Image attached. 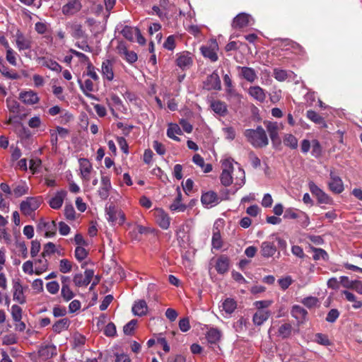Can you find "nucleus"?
Instances as JSON below:
<instances>
[{
    "label": "nucleus",
    "mask_w": 362,
    "mask_h": 362,
    "mask_svg": "<svg viewBox=\"0 0 362 362\" xmlns=\"http://www.w3.org/2000/svg\"><path fill=\"white\" fill-rule=\"evenodd\" d=\"M250 142L255 146H264L268 145V138L265 130L262 127H257L256 130H250Z\"/></svg>",
    "instance_id": "f257e3e1"
},
{
    "label": "nucleus",
    "mask_w": 362,
    "mask_h": 362,
    "mask_svg": "<svg viewBox=\"0 0 362 362\" xmlns=\"http://www.w3.org/2000/svg\"><path fill=\"white\" fill-rule=\"evenodd\" d=\"M222 173L221 175V182L224 186H229L233 181L234 177L232 175L233 165L230 160H225L222 163Z\"/></svg>",
    "instance_id": "f03ea898"
},
{
    "label": "nucleus",
    "mask_w": 362,
    "mask_h": 362,
    "mask_svg": "<svg viewBox=\"0 0 362 362\" xmlns=\"http://www.w3.org/2000/svg\"><path fill=\"white\" fill-rule=\"evenodd\" d=\"M40 205V202L38 199L35 197H28L21 203L20 209L23 214L30 216L34 211L38 209Z\"/></svg>",
    "instance_id": "7ed1b4c3"
},
{
    "label": "nucleus",
    "mask_w": 362,
    "mask_h": 362,
    "mask_svg": "<svg viewBox=\"0 0 362 362\" xmlns=\"http://www.w3.org/2000/svg\"><path fill=\"white\" fill-rule=\"evenodd\" d=\"M106 213L108 217L107 220L110 222H116L119 219V223L122 224L125 220L124 214L115 207V206H109L106 207Z\"/></svg>",
    "instance_id": "20e7f679"
},
{
    "label": "nucleus",
    "mask_w": 362,
    "mask_h": 362,
    "mask_svg": "<svg viewBox=\"0 0 362 362\" xmlns=\"http://www.w3.org/2000/svg\"><path fill=\"white\" fill-rule=\"evenodd\" d=\"M85 276L82 274H76L74 276L73 281L76 286H86L90 283L93 277L94 272L92 269H86L84 272Z\"/></svg>",
    "instance_id": "39448f33"
},
{
    "label": "nucleus",
    "mask_w": 362,
    "mask_h": 362,
    "mask_svg": "<svg viewBox=\"0 0 362 362\" xmlns=\"http://www.w3.org/2000/svg\"><path fill=\"white\" fill-rule=\"evenodd\" d=\"M204 88L207 90H221V80L216 71L209 75L204 82Z\"/></svg>",
    "instance_id": "423d86ee"
},
{
    "label": "nucleus",
    "mask_w": 362,
    "mask_h": 362,
    "mask_svg": "<svg viewBox=\"0 0 362 362\" xmlns=\"http://www.w3.org/2000/svg\"><path fill=\"white\" fill-rule=\"evenodd\" d=\"M329 187L330 190L333 191L334 193H341V192L344 191V182L341 177H338V175H335V173H330V180L329 182Z\"/></svg>",
    "instance_id": "0eeeda50"
},
{
    "label": "nucleus",
    "mask_w": 362,
    "mask_h": 362,
    "mask_svg": "<svg viewBox=\"0 0 362 362\" xmlns=\"http://www.w3.org/2000/svg\"><path fill=\"white\" fill-rule=\"evenodd\" d=\"M154 215L156 221L160 228L165 230L169 228L170 218L163 209H156Z\"/></svg>",
    "instance_id": "6e6552de"
},
{
    "label": "nucleus",
    "mask_w": 362,
    "mask_h": 362,
    "mask_svg": "<svg viewBox=\"0 0 362 362\" xmlns=\"http://www.w3.org/2000/svg\"><path fill=\"white\" fill-rule=\"evenodd\" d=\"M222 224L221 221L215 222L213 228L212 246L215 249H220L222 247V240L220 233L219 226Z\"/></svg>",
    "instance_id": "1a4fd4ad"
},
{
    "label": "nucleus",
    "mask_w": 362,
    "mask_h": 362,
    "mask_svg": "<svg viewBox=\"0 0 362 362\" xmlns=\"http://www.w3.org/2000/svg\"><path fill=\"white\" fill-rule=\"evenodd\" d=\"M78 161L82 178L86 181H89L90 174L93 169L91 163L86 158H80Z\"/></svg>",
    "instance_id": "9d476101"
},
{
    "label": "nucleus",
    "mask_w": 362,
    "mask_h": 362,
    "mask_svg": "<svg viewBox=\"0 0 362 362\" xmlns=\"http://www.w3.org/2000/svg\"><path fill=\"white\" fill-rule=\"evenodd\" d=\"M81 8V4L78 0H69L66 4L62 7V12L65 15H73L78 12Z\"/></svg>",
    "instance_id": "9b49d317"
},
{
    "label": "nucleus",
    "mask_w": 362,
    "mask_h": 362,
    "mask_svg": "<svg viewBox=\"0 0 362 362\" xmlns=\"http://www.w3.org/2000/svg\"><path fill=\"white\" fill-rule=\"evenodd\" d=\"M101 185L98 191L99 195L103 199H106L109 197L110 190L112 187L110 177L103 176L101 177Z\"/></svg>",
    "instance_id": "f8f14e48"
},
{
    "label": "nucleus",
    "mask_w": 362,
    "mask_h": 362,
    "mask_svg": "<svg viewBox=\"0 0 362 362\" xmlns=\"http://www.w3.org/2000/svg\"><path fill=\"white\" fill-rule=\"evenodd\" d=\"M217 45L214 44V46H202L200 48L201 52L204 57L209 58L211 62L218 60V55L216 52Z\"/></svg>",
    "instance_id": "ddd939ff"
},
{
    "label": "nucleus",
    "mask_w": 362,
    "mask_h": 362,
    "mask_svg": "<svg viewBox=\"0 0 362 362\" xmlns=\"http://www.w3.org/2000/svg\"><path fill=\"white\" fill-rule=\"evenodd\" d=\"M148 306L144 300H139L134 304L132 307V312L135 315L143 316L146 315Z\"/></svg>",
    "instance_id": "4468645a"
},
{
    "label": "nucleus",
    "mask_w": 362,
    "mask_h": 362,
    "mask_svg": "<svg viewBox=\"0 0 362 362\" xmlns=\"http://www.w3.org/2000/svg\"><path fill=\"white\" fill-rule=\"evenodd\" d=\"M276 252V247L272 243L263 242L261 244V254L264 257H272Z\"/></svg>",
    "instance_id": "2eb2a0df"
},
{
    "label": "nucleus",
    "mask_w": 362,
    "mask_h": 362,
    "mask_svg": "<svg viewBox=\"0 0 362 362\" xmlns=\"http://www.w3.org/2000/svg\"><path fill=\"white\" fill-rule=\"evenodd\" d=\"M20 99L25 104L34 105L39 101L37 94L33 91H27L20 94Z\"/></svg>",
    "instance_id": "dca6fc26"
},
{
    "label": "nucleus",
    "mask_w": 362,
    "mask_h": 362,
    "mask_svg": "<svg viewBox=\"0 0 362 362\" xmlns=\"http://www.w3.org/2000/svg\"><path fill=\"white\" fill-rule=\"evenodd\" d=\"M270 313L268 310L260 309L257 310L256 313L253 315V322L255 325H262L264 321L267 320L269 317Z\"/></svg>",
    "instance_id": "f3484780"
},
{
    "label": "nucleus",
    "mask_w": 362,
    "mask_h": 362,
    "mask_svg": "<svg viewBox=\"0 0 362 362\" xmlns=\"http://www.w3.org/2000/svg\"><path fill=\"white\" fill-rule=\"evenodd\" d=\"M16 45L19 50L28 49L31 47L30 40L25 37L21 33L16 34Z\"/></svg>",
    "instance_id": "a211bd4d"
},
{
    "label": "nucleus",
    "mask_w": 362,
    "mask_h": 362,
    "mask_svg": "<svg viewBox=\"0 0 362 362\" xmlns=\"http://www.w3.org/2000/svg\"><path fill=\"white\" fill-rule=\"evenodd\" d=\"M206 337L210 344H216L221 339V332L216 328H211L207 332Z\"/></svg>",
    "instance_id": "6ab92c4d"
},
{
    "label": "nucleus",
    "mask_w": 362,
    "mask_h": 362,
    "mask_svg": "<svg viewBox=\"0 0 362 362\" xmlns=\"http://www.w3.org/2000/svg\"><path fill=\"white\" fill-rule=\"evenodd\" d=\"M249 22V17L246 13L238 14L233 20V27L241 29L246 26Z\"/></svg>",
    "instance_id": "aec40b11"
},
{
    "label": "nucleus",
    "mask_w": 362,
    "mask_h": 362,
    "mask_svg": "<svg viewBox=\"0 0 362 362\" xmlns=\"http://www.w3.org/2000/svg\"><path fill=\"white\" fill-rule=\"evenodd\" d=\"M229 259L226 256H221L218 258L216 265L217 272L220 274H224L228 270Z\"/></svg>",
    "instance_id": "412c9836"
},
{
    "label": "nucleus",
    "mask_w": 362,
    "mask_h": 362,
    "mask_svg": "<svg viewBox=\"0 0 362 362\" xmlns=\"http://www.w3.org/2000/svg\"><path fill=\"white\" fill-rule=\"evenodd\" d=\"M250 96L255 100L262 103L266 99V93L261 87L253 86L250 87Z\"/></svg>",
    "instance_id": "4be33fe9"
},
{
    "label": "nucleus",
    "mask_w": 362,
    "mask_h": 362,
    "mask_svg": "<svg viewBox=\"0 0 362 362\" xmlns=\"http://www.w3.org/2000/svg\"><path fill=\"white\" fill-rule=\"evenodd\" d=\"M65 195L66 192L64 191L58 192L57 194L50 199V206L54 209H59L63 204L64 197Z\"/></svg>",
    "instance_id": "5701e85b"
},
{
    "label": "nucleus",
    "mask_w": 362,
    "mask_h": 362,
    "mask_svg": "<svg viewBox=\"0 0 362 362\" xmlns=\"http://www.w3.org/2000/svg\"><path fill=\"white\" fill-rule=\"evenodd\" d=\"M218 196L216 192L209 191L204 193L202 196L201 201L204 205H211L218 202Z\"/></svg>",
    "instance_id": "b1692460"
},
{
    "label": "nucleus",
    "mask_w": 362,
    "mask_h": 362,
    "mask_svg": "<svg viewBox=\"0 0 362 362\" xmlns=\"http://www.w3.org/2000/svg\"><path fill=\"white\" fill-rule=\"evenodd\" d=\"M177 65L182 69H185L190 66L192 63V59L187 54H181L176 59Z\"/></svg>",
    "instance_id": "393cba45"
},
{
    "label": "nucleus",
    "mask_w": 362,
    "mask_h": 362,
    "mask_svg": "<svg viewBox=\"0 0 362 362\" xmlns=\"http://www.w3.org/2000/svg\"><path fill=\"white\" fill-rule=\"evenodd\" d=\"M102 73L108 81H112L114 78L112 69V63L110 60L103 62L102 64Z\"/></svg>",
    "instance_id": "a878e982"
},
{
    "label": "nucleus",
    "mask_w": 362,
    "mask_h": 362,
    "mask_svg": "<svg viewBox=\"0 0 362 362\" xmlns=\"http://www.w3.org/2000/svg\"><path fill=\"white\" fill-rule=\"evenodd\" d=\"M14 293L13 299L17 300L19 303L23 304L25 302V296L23 295V287L19 282H15L13 285Z\"/></svg>",
    "instance_id": "bb28decb"
},
{
    "label": "nucleus",
    "mask_w": 362,
    "mask_h": 362,
    "mask_svg": "<svg viewBox=\"0 0 362 362\" xmlns=\"http://www.w3.org/2000/svg\"><path fill=\"white\" fill-rule=\"evenodd\" d=\"M284 145L291 148H297L298 146V140L296 136L292 134H285L283 136Z\"/></svg>",
    "instance_id": "cd10ccee"
},
{
    "label": "nucleus",
    "mask_w": 362,
    "mask_h": 362,
    "mask_svg": "<svg viewBox=\"0 0 362 362\" xmlns=\"http://www.w3.org/2000/svg\"><path fill=\"white\" fill-rule=\"evenodd\" d=\"M291 314L293 317L297 319V320L303 321L305 318H306L308 311L303 308V307L298 306V305H296V306L292 308Z\"/></svg>",
    "instance_id": "c85d7f7f"
},
{
    "label": "nucleus",
    "mask_w": 362,
    "mask_h": 362,
    "mask_svg": "<svg viewBox=\"0 0 362 362\" xmlns=\"http://www.w3.org/2000/svg\"><path fill=\"white\" fill-rule=\"evenodd\" d=\"M70 320L68 318H63L57 321L52 326V329L56 333H60L69 328Z\"/></svg>",
    "instance_id": "c756f323"
},
{
    "label": "nucleus",
    "mask_w": 362,
    "mask_h": 362,
    "mask_svg": "<svg viewBox=\"0 0 362 362\" xmlns=\"http://www.w3.org/2000/svg\"><path fill=\"white\" fill-rule=\"evenodd\" d=\"M267 128L272 141L279 139V127L276 122H269L267 125Z\"/></svg>",
    "instance_id": "7c9ffc66"
},
{
    "label": "nucleus",
    "mask_w": 362,
    "mask_h": 362,
    "mask_svg": "<svg viewBox=\"0 0 362 362\" xmlns=\"http://www.w3.org/2000/svg\"><path fill=\"white\" fill-rule=\"evenodd\" d=\"M78 82L80 85L81 89L83 90V92L86 96L92 98H95L93 95L86 93V91L91 92L93 90V83L92 82V81H90V79H87L85 81L84 84L82 83L80 79L78 81Z\"/></svg>",
    "instance_id": "2f4dec72"
},
{
    "label": "nucleus",
    "mask_w": 362,
    "mask_h": 362,
    "mask_svg": "<svg viewBox=\"0 0 362 362\" xmlns=\"http://www.w3.org/2000/svg\"><path fill=\"white\" fill-rule=\"evenodd\" d=\"M307 117H308V119H310L312 122H315V124H322L325 127L327 126V124L323 117H322L321 115H318V113L316 112V111L308 110Z\"/></svg>",
    "instance_id": "473e14b6"
},
{
    "label": "nucleus",
    "mask_w": 362,
    "mask_h": 362,
    "mask_svg": "<svg viewBox=\"0 0 362 362\" xmlns=\"http://www.w3.org/2000/svg\"><path fill=\"white\" fill-rule=\"evenodd\" d=\"M298 223L303 228H306L309 226L310 223V217L308 216L306 212L302 211V210L298 211V217H297Z\"/></svg>",
    "instance_id": "72a5a7b5"
},
{
    "label": "nucleus",
    "mask_w": 362,
    "mask_h": 362,
    "mask_svg": "<svg viewBox=\"0 0 362 362\" xmlns=\"http://www.w3.org/2000/svg\"><path fill=\"white\" fill-rule=\"evenodd\" d=\"M43 227L46 230V237H52L55 235L57 232V225L54 221H52L50 223L47 222L46 223H43Z\"/></svg>",
    "instance_id": "f704fd0d"
},
{
    "label": "nucleus",
    "mask_w": 362,
    "mask_h": 362,
    "mask_svg": "<svg viewBox=\"0 0 362 362\" xmlns=\"http://www.w3.org/2000/svg\"><path fill=\"white\" fill-rule=\"evenodd\" d=\"M180 134L181 129L177 124H170L167 131L168 136L175 141H180V139L177 136H176V134Z\"/></svg>",
    "instance_id": "c9c22d12"
},
{
    "label": "nucleus",
    "mask_w": 362,
    "mask_h": 362,
    "mask_svg": "<svg viewBox=\"0 0 362 362\" xmlns=\"http://www.w3.org/2000/svg\"><path fill=\"white\" fill-rule=\"evenodd\" d=\"M236 302L232 298H226L223 303V309L227 313H232L236 308Z\"/></svg>",
    "instance_id": "e433bc0d"
},
{
    "label": "nucleus",
    "mask_w": 362,
    "mask_h": 362,
    "mask_svg": "<svg viewBox=\"0 0 362 362\" xmlns=\"http://www.w3.org/2000/svg\"><path fill=\"white\" fill-rule=\"evenodd\" d=\"M181 193L179 191L177 197L175 199L174 202L170 205V208L173 211H184L186 209V206L181 203Z\"/></svg>",
    "instance_id": "4c0bfd02"
},
{
    "label": "nucleus",
    "mask_w": 362,
    "mask_h": 362,
    "mask_svg": "<svg viewBox=\"0 0 362 362\" xmlns=\"http://www.w3.org/2000/svg\"><path fill=\"white\" fill-rule=\"evenodd\" d=\"M315 341L322 346H330L332 341L329 339L328 335L323 334V333H316L315 335Z\"/></svg>",
    "instance_id": "58836bf2"
},
{
    "label": "nucleus",
    "mask_w": 362,
    "mask_h": 362,
    "mask_svg": "<svg viewBox=\"0 0 362 362\" xmlns=\"http://www.w3.org/2000/svg\"><path fill=\"white\" fill-rule=\"evenodd\" d=\"M0 72L2 75L9 79H18L20 76L16 73H11L8 68L0 62Z\"/></svg>",
    "instance_id": "ea45409f"
},
{
    "label": "nucleus",
    "mask_w": 362,
    "mask_h": 362,
    "mask_svg": "<svg viewBox=\"0 0 362 362\" xmlns=\"http://www.w3.org/2000/svg\"><path fill=\"white\" fill-rule=\"evenodd\" d=\"M211 107L216 113L220 115L225 113L227 110L225 103L221 101L213 102Z\"/></svg>",
    "instance_id": "a19ab883"
},
{
    "label": "nucleus",
    "mask_w": 362,
    "mask_h": 362,
    "mask_svg": "<svg viewBox=\"0 0 362 362\" xmlns=\"http://www.w3.org/2000/svg\"><path fill=\"white\" fill-rule=\"evenodd\" d=\"M313 259L315 260L319 259H328V253L327 251L323 250V249L321 248H314L313 249Z\"/></svg>",
    "instance_id": "79ce46f5"
},
{
    "label": "nucleus",
    "mask_w": 362,
    "mask_h": 362,
    "mask_svg": "<svg viewBox=\"0 0 362 362\" xmlns=\"http://www.w3.org/2000/svg\"><path fill=\"white\" fill-rule=\"evenodd\" d=\"M11 315L15 322H20L22 318V309L17 305L11 307Z\"/></svg>",
    "instance_id": "37998d69"
},
{
    "label": "nucleus",
    "mask_w": 362,
    "mask_h": 362,
    "mask_svg": "<svg viewBox=\"0 0 362 362\" xmlns=\"http://www.w3.org/2000/svg\"><path fill=\"white\" fill-rule=\"evenodd\" d=\"M56 252L55 245L51 242L45 244L43 247L42 257H45Z\"/></svg>",
    "instance_id": "c03bdc74"
},
{
    "label": "nucleus",
    "mask_w": 362,
    "mask_h": 362,
    "mask_svg": "<svg viewBox=\"0 0 362 362\" xmlns=\"http://www.w3.org/2000/svg\"><path fill=\"white\" fill-rule=\"evenodd\" d=\"M61 294L66 301L70 300L74 296L73 291L70 289L69 286H62Z\"/></svg>",
    "instance_id": "a18cd8bd"
},
{
    "label": "nucleus",
    "mask_w": 362,
    "mask_h": 362,
    "mask_svg": "<svg viewBox=\"0 0 362 362\" xmlns=\"http://www.w3.org/2000/svg\"><path fill=\"white\" fill-rule=\"evenodd\" d=\"M72 264L70 261L66 259L60 260L59 262V271L62 273H68L71 270Z\"/></svg>",
    "instance_id": "49530a36"
},
{
    "label": "nucleus",
    "mask_w": 362,
    "mask_h": 362,
    "mask_svg": "<svg viewBox=\"0 0 362 362\" xmlns=\"http://www.w3.org/2000/svg\"><path fill=\"white\" fill-rule=\"evenodd\" d=\"M302 303L308 308H313L317 305L319 300L315 296H308L303 299Z\"/></svg>",
    "instance_id": "de8ad7c7"
},
{
    "label": "nucleus",
    "mask_w": 362,
    "mask_h": 362,
    "mask_svg": "<svg viewBox=\"0 0 362 362\" xmlns=\"http://www.w3.org/2000/svg\"><path fill=\"white\" fill-rule=\"evenodd\" d=\"M274 76L277 81H285L288 77V73L284 69H279V68H275L274 69Z\"/></svg>",
    "instance_id": "09e8293b"
},
{
    "label": "nucleus",
    "mask_w": 362,
    "mask_h": 362,
    "mask_svg": "<svg viewBox=\"0 0 362 362\" xmlns=\"http://www.w3.org/2000/svg\"><path fill=\"white\" fill-rule=\"evenodd\" d=\"M298 211L296 208H286L284 211V218L288 219H298Z\"/></svg>",
    "instance_id": "8fccbe9b"
},
{
    "label": "nucleus",
    "mask_w": 362,
    "mask_h": 362,
    "mask_svg": "<svg viewBox=\"0 0 362 362\" xmlns=\"http://www.w3.org/2000/svg\"><path fill=\"white\" fill-rule=\"evenodd\" d=\"M28 187L25 185H19L13 189L15 197H19L28 193Z\"/></svg>",
    "instance_id": "3c124183"
},
{
    "label": "nucleus",
    "mask_w": 362,
    "mask_h": 362,
    "mask_svg": "<svg viewBox=\"0 0 362 362\" xmlns=\"http://www.w3.org/2000/svg\"><path fill=\"white\" fill-rule=\"evenodd\" d=\"M88 255V252L87 250L81 247V246H78L76 250H75V257L78 260V261H82L84 259H86V257H87Z\"/></svg>",
    "instance_id": "603ef678"
},
{
    "label": "nucleus",
    "mask_w": 362,
    "mask_h": 362,
    "mask_svg": "<svg viewBox=\"0 0 362 362\" xmlns=\"http://www.w3.org/2000/svg\"><path fill=\"white\" fill-rule=\"evenodd\" d=\"M293 282V279L291 276H289V275H287L285 277H281L278 280V283L281 288H282L284 290H286V288H289L291 284Z\"/></svg>",
    "instance_id": "864d4df0"
},
{
    "label": "nucleus",
    "mask_w": 362,
    "mask_h": 362,
    "mask_svg": "<svg viewBox=\"0 0 362 362\" xmlns=\"http://www.w3.org/2000/svg\"><path fill=\"white\" fill-rule=\"evenodd\" d=\"M312 154L313 156H320L322 153V147L320 143L317 140H313L312 141Z\"/></svg>",
    "instance_id": "5fc2aeb1"
},
{
    "label": "nucleus",
    "mask_w": 362,
    "mask_h": 362,
    "mask_svg": "<svg viewBox=\"0 0 362 362\" xmlns=\"http://www.w3.org/2000/svg\"><path fill=\"white\" fill-rule=\"evenodd\" d=\"M17 342V337L14 334H6L2 338V343L5 345H11Z\"/></svg>",
    "instance_id": "6e6d98bb"
},
{
    "label": "nucleus",
    "mask_w": 362,
    "mask_h": 362,
    "mask_svg": "<svg viewBox=\"0 0 362 362\" xmlns=\"http://www.w3.org/2000/svg\"><path fill=\"white\" fill-rule=\"evenodd\" d=\"M179 327L183 332H187L190 329L191 326L189 324V320L188 317H184L179 321Z\"/></svg>",
    "instance_id": "4d7b16f0"
},
{
    "label": "nucleus",
    "mask_w": 362,
    "mask_h": 362,
    "mask_svg": "<svg viewBox=\"0 0 362 362\" xmlns=\"http://www.w3.org/2000/svg\"><path fill=\"white\" fill-rule=\"evenodd\" d=\"M136 323H137V321L136 320H132L130 322H129L127 325H125L124 326V328H123L124 333L127 335L132 334Z\"/></svg>",
    "instance_id": "13d9d810"
},
{
    "label": "nucleus",
    "mask_w": 362,
    "mask_h": 362,
    "mask_svg": "<svg viewBox=\"0 0 362 362\" xmlns=\"http://www.w3.org/2000/svg\"><path fill=\"white\" fill-rule=\"evenodd\" d=\"M134 32V30L131 27L125 26L122 30V34L126 39L132 41L134 40V35H135Z\"/></svg>",
    "instance_id": "bf43d9fd"
},
{
    "label": "nucleus",
    "mask_w": 362,
    "mask_h": 362,
    "mask_svg": "<svg viewBox=\"0 0 362 362\" xmlns=\"http://www.w3.org/2000/svg\"><path fill=\"white\" fill-rule=\"evenodd\" d=\"M105 334L107 337H114L116 334V327L114 323H108L104 330Z\"/></svg>",
    "instance_id": "052dcab7"
},
{
    "label": "nucleus",
    "mask_w": 362,
    "mask_h": 362,
    "mask_svg": "<svg viewBox=\"0 0 362 362\" xmlns=\"http://www.w3.org/2000/svg\"><path fill=\"white\" fill-rule=\"evenodd\" d=\"M339 313L337 309H331L326 316V320L329 322H334L338 318Z\"/></svg>",
    "instance_id": "680f3d73"
},
{
    "label": "nucleus",
    "mask_w": 362,
    "mask_h": 362,
    "mask_svg": "<svg viewBox=\"0 0 362 362\" xmlns=\"http://www.w3.org/2000/svg\"><path fill=\"white\" fill-rule=\"evenodd\" d=\"M124 54L125 55L126 59L129 63H134L137 60V55L133 51H128L126 48L123 49Z\"/></svg>",
    "instance_id": "e2e57ef3"
},
{
    "label": "nucleus",
    "mask_w": 362,
    "mask_h": 362,
    "mask_svg": "<svg viewBox=\"0 0 362 362\" xmlns=\"http://www.w3.org/2000/svg\"><path fill=\"white\" fill-rule=\"evenodd\" d=\"M163 47L168 49V50H173L175 47V37L173 35H170L168 37L167 40H165Z\"/></svg>",
    "instance_id": "0e129e2a"
},
{
    "label": "nucleus",
    "mask_w": 362,
    "mask_h": 362,
    "mask_svg": "<svg viewBox=\"0 0 362 362\" xmlns=\"http://www.w3.org/2000/svg\"><path fill=\"white\" fill-rule=\"evenodd\" d=\"M40 250V243L37 240L31 242L30 255L32 257H35Z\"/></svg>",
    "instance_id": "69168bd1"
},
{
    "label": "nucleus",
    "mask_w": 362,
    "mask_h": 362,
    "mask_svg": "<svg viewBox=\"0 0 362 362\" xmlns=\"http://www.w3.org/2000/svg\"><path fill=\"white\" fill-rule=\"evenodd\" d=\"M47 289L52 294H56L59 289V284L54 281L47 284Z\"/></svg>",
    "instance_id": "338daca9"
},
{
    "label": "nucleus",
    "mask_w": 362,
    "mask_h": 362,
    "mask_svg": "<svg viewBox=\"0 0 362 362\" xmlns=\"http://www.w3.org/2000/svg\"><path fill=\"white\" fill-rule=\"evenodd\" d=\"M64 215L66 218L73 220L75 218V211L71 205H66L64 208Z\"/></svg>",
    "instance_id": "774afa93"
}]
</instances>
